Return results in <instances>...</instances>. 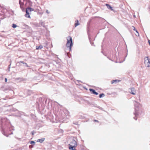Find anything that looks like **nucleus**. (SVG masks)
<instances>
[{"mask_svg":"<svg viewBox=\"0 0 150 150\" xmlns=\"http://www.w3.org/2000/svg\"><path fill=\"white\" fill-rule=\"evenodd\" d=\"M67 42L66 44L67 47H69L70 50H71V47L73 45L72 40L71 37L69 36L67 38Z\"/></svg>","mask_w":150,"mask_h":150,"instance_id":"2","label":"nucleus"},{"mask_svg":"<svg viewBox=\"0 0 150 150\" xmlns=\"http://www.w3.org/2000/svg\"><path fill=\"white\" fill-rule=\"evenodd\" d=\"M144 64L146 67H150V59L148 57H145Z\"/></svg>","mask_w":150,"mask_h":150,"instance_id":"4","label":"nucleus"},{"mask_svg":"<svg viewBox=\"0 0 150 150\" xmlns=\"http://www.w3.org/2000/svg\"><path fill=\"white\" fill-rule=\"evenodd\" d=\"M46 12L47 14H49L50 13V12L48 10H47L46 11Z\"/></svg>","mask_w":150,"mask_h":150,"instance_id":"25","label":"nucleus"},{"mask_svg":"<svg viewBox=\"0 0 150 150\" xmlns=\"http://www.w3.org/2000/svg\"><path fill=\"white\" fill-rule=\"evenodd\" d=\"M60 113H61V114H62V112H60Z\"/></svg>","mask_w":150,"mask_h":150,"instance_id":"37","label":"nucleus"},{"mask_svg":"<svg viewBox=\"0 0 150 150\" xmlns=\"http://www.w3.org/2000/svg\"><path fill=\"white\" fill-rule=\"evenodd\" d=\"M134 18H135L136 17V16L135 15H134Z\"/></svg>","mask_w":150,"mask_h":150,"instance_id":"34","label":"nucleus"},{"mask_svg":"<svg viewBox=\"0 0 150 150\" xmlns=\"http://www.w3.org/2000/svg\"><path fill=\"white\" fill-rule=\"evenodd\" d=\"M105 5L108 9H110L111 11L113 10L112 7L110 5L108 4H106Z\"/></svg>","mask_w":150,"mask_h":150,"instance_id":"10","label":"nucleus"},{"mask_svg":"<svg viewBox=\"0 0 150 150\" xmlns=\"http://www.w3.org/2000/svg\"><path fill=\"white\" fill-rule=\"evenodd\" d=\"M10 65H11V64H10V65H9V66H8V68H9H9H10Z\"/></svg>","mask_w":150,"mask_h":150,"instance_id":"31","label":"nucleus"},{"mask_svg":"<svg viewBox=\"0 0 150 150\" xmlns=\"http://www.w3.org/2000/svg\"><path fill=\"white\" fill-rule=\"evenodd\" d=\"M134 106L136 108H135V112L134 113V114L135 115V116L136 117H137V116L138 115V107L139 105L140 104L137 102V101H135L134 102Z\"/></svg>","mask_w":150,"mask_h":150,"instance_id":"3","label":"nucleus"},{"mask_svg":"<svg viewBox=\"0 0 150 150\" xmlns=\"http://www.w3.org/2000/svg\"><path fill=\"white\" fill-rule=\"evenodd\" d=\"M69 148L70 150H75V147L76 146H73V145H69Z\"/></svg>","mask_w":150,"mask_h":150,"instance_id":"9","label":"nucleus"},{"mask_svg":"<svg viewBox=\"0 0 150 150\" xmlns=\"http://www.w3.org/2000/svg\"><path fill=\"white\" fill-rule=\"evenodd\" d=\"M132 27L133 28V30L135 31V30H136V29H135V28L134 26H132Z\"/></svg>","mask_w":150,"mask_h":150,"instance_id":"26","label":"nucleus"},{"mask_svg":"<svg viewBox=\"0 0 150 150\" xmlns=\"http://www.w3.org/2000/svg\"><path fill=\"white\" fill-rule=\"evenodd\" d=\"M30 142L32 145H35V142L34 141H31Z\"/></svg>","mask_w":150,"mask_h":150,"instance_id":"18","label":"nucleus"},{"mask_svg":"<svg viewBox=\"0 0 150 150\" xmlns=\"http://www.w3.org/2000/svg\"><path fill=\"white\" fill-rule=\"evenodd\" d=\"M69 145H73L77 146V144L76 141L74 139H70V142Z\"/></svg>","mask_w":150,"mask_h":150,"instance_id":"6","label":"nucleus"},{"mask_svg":"<svg viewBox=\"0 0 150 150\" xmlns=\"http://www.w3.org/2000/svg\"><path fill=\"white\" fill-rule=\"evenodd\" d=\"M134 119H135L136 120H137V118H136L135 117H134Z\"/></svg>","mask_w":150,"mask_h":150,"instance_id":"32","label":"nucleus"},{"mask_svg":"<svg viewBox=\"0 0 150 150\" xmlns=\"http://www.w3.org/2000/svg\"><path fill=\"white\" fill-rule=\"evenodd\" d=\"M7 81V79L6 78H5V81L6 82Z\"/></svg>","mask_w":150,"mask_h":150,"instance_id":"28","label":"nucleus"},{"mask_svg":"<svg viewBox=\"0 0 150 150\" xmlns=\"http://www.w3.org/2000/svg\"><path fill=\"white\" fill-rule=\"evenodd\" d=\"M32 11H34V9L31 8H28L26 9V13L25 15V16L26 17L30 18V16L29 15V12Z\"/></svg>","mask_w":150,"mask_h":150,"instance_id":"5","label":"nucleus"},{"mask_svg":"<svg viewBox=\"0 0 150 150\" xmlns=\"http://www.w3.org/2000/svg\"><path fill=\"white\" fill-rule=\"evenodd\" d=\"M89 90L91 92V93H92V94H94L96 95H98V93L96 92L95 90L93 89L90 88L89 89Z\"/></svg>","mask_w":150,"mask_h":150,"instance_id":"8","label":"nucleus"},{"mask_svg":"<svg viewBox=\"0 0 150 150\" xmlns=\"http://www.w3.org/2000/svg\"><path fill=\"white\" fill-rule=\"evenodd\" d=\"M33 145H30L29 146V148L30 149L32 148H33Z\"/></svg>","mask_w":150,"mask_h":150,"instance_id":"24","label":"nucleus"},{"mask_svg":"<svg viewBox=\"0 0 150 150\" xmlns=\"http://www.w3.org/2000/svg\"><path fill=\"white\" fill-rule=\"evenodd\" d=\"M1 122L2 129L4 132L8 130L7 129H8L10 131V128H12L10 124L9 120L6 118L1 119Z\"/></svg>","mask_w":150,"mask_h":150,"instance_id":"1","label":"nucleus"},{"mask_svg":"<svg viewBox=\"0 0 150 150\" xmlns=\"http://www.w3.org/2000/svg\"><path fill=\"white\" fill-rule=\"evenodd\" d=\"M31 133H32V135H34L33 131L32 132H31Z\"/></svg>","mask_w":150,"mask_h":150,"instance_id":"30","label":"nucleus"},{"mask_svg":"<svg viewBox=\"0 0 150 150\" xmlns=\"http://www.w3.org/2000/svg\"><path fill=\"white\" fill-rule=\"evenodd\" d=\"M23 65L25 66L28 67V66L27 64L25 62L24 63Z\"/></svg>","mask_w":150,"mask_h":150,"instance_id":"23","label":"nucleus"},{"mask_svg":"<svg viewBox=\"0 0 150 150\" xmlns=\"http://www.w3.org/2000/svg\"><path fill=\"white\" fill-rule=\"evenodd\" d=\"M148 42L150 45V40H149L148 41Z\"/></svg>","mask_w":150,"mask_h":150,"instance_id":"29","label":"nucleus"},{"mask_svg":"<svg viewBox=\"0 0 150 150\" xmlns=\"http://www.w3.org/2000/svg\"><path fill=\"white\" fill-rule=\"evenodd\" d=\"M13 134V133H12H12H11V134H10V133H9V134Z\"/></svg>","mask_w":150,"mask_h":150,"instance_id":"35","label":"nucleus"},{"mask_svg":"<svg viewBox=\"0 0 150 150\" xmlns=\"http://www.w3.org/2000/svg\"><path fill=\"white\" fill-rule=\"evenodd\" d=\"M117 81H118V80H112V84L113 83L115 82H117Z\"/></svg>","mask_w":150,"mask_h":150,"instance_id":"20","label":"nucleus"},{"mask_svg":"<svg viewBox=\"0 0 150 150\" xmlns=\"http://www.w3.org/2000/svg\"><path fill=\"white\" fill-rule=\"evenodd\" d=\"M91 44L92 45H93V42H91Z\"/></svg>","mask_w":150,"mask_h":150,"instance_id":"33","label":"nucleus"},{"mask_svg":"<svg viewBox=\"0 0 150 150\" xmlns=\"http://www.w3.org/2000/svg\"><path fill=\"white\" fill-rule=\"evenodd\" d=\"M63 112L66 115H68L69 113V111L66 109L64 110Z\"/></svg>","mask_w":150,"mask_h":150,"instance_id":"12","label":"nucleus"},{"mask_svg":"<svg viewBox=\"0 0 150 150\" xmlns=\"http://www.w3.org/2000/svg\"><path fill=\"white\" fill-rule=\"evenodd\" d=\"M40 24L43 27H45V23L44 22H42V21H40Z\"/></svg>","mask_w":150,"mask_h":150,"instance_id":"14","label":"nucleus"},{"mask_svg":"<svg viewBox=\"0 0 150 150\" xmlns=\"http://www.w3.org/2000/svg\"><path fill=\"white\" fill-rule=\"evenodd\" d=\"M45 139L44 138L39 139L38 140V142H39L40 143H42L45 140Z\"/></svg>","mask_w":150,"mask_h":150,"instance_id":"13","label":"nucleus"},{"mask_svg":"<svg viewBox=\"0 0 150 150\" xmlns=\"http://www.w3.org/2000/svg\"><path fill=\"white\" fill-rule=\"evenodd\" d=\"M4 135H6V136H8V135H6L5 134H4Z\"/></svg>","mask_w":150,"mask_h":150,"instance_id":"36","label":"nucleus"},{"mask_svg":"<svg viewBox=\"0 0 150 150\" xmlns=\"http://www.w3.org/2000/svg\"><path fill=\"white\" fill-rule=\"evenodd\" d=\"M129 91L130 93L133 95H135L136 93L135 88L133 87L129 89Z\"/></svg>","mask_w":150,"mask_h":150,"instance_id":"7","label":"nucleus"},{"mask_svg":"<svg viewBox=\"0 0 150 150\" xmlns=\"http://www.w3.org/2000/svg\"><path fill=\"white\" fill-rule=\"evenodd\" d=\"M43 47L42 46L40 45L39 46H36V50L41 49Z\"/></svg>","mask_w":150,"mask_h":150,"instance_id":"15","label":"nucleus"},{"mask_svg":"<svg viewBox=\"0 0 150 150\" xmlns=\"http://www.w3.org/2000/svg\"><path fill=\"white\" fill-rule=\"evenodd\" d=\"M24 63L25 62H24L23 61H20L17 62L16 63V65L18 66H19L20 63H23V64H24Z\"/></svg>","mask_w":150,"mask_h":150,"instance_id":"16","label":"nucleus"},{"mask_svg":"<svg viewBox=\"0 0 150 150\" xmlns=\"http://www.w3.org/2000/svg\"><path fill=\"white\" fill-rule=\"evenodd\" d=\"M37 9L39 11H40L41 9V8L40 6H38L37 7Z\"/></svg>","mask_w":150,"mask_h":150,"instance_id":"21","label":"nucleus"},{"mask_svg":"<svg viewBox=\"0 0 150 150\" xmlns=\"http://www.w3.org/2000/svg\"><path fill=\"white\" fill-rule=\"evenodd\" d=\"M80 24L79 22V21L77 20H76L75 21V27H76L78 25H79Z\"/></svg>","mask_w":150,"mask_h":150,"instance_id":"11","label":"nucleus"},{"mask_svg":"<svg viewBox=\"0 0 150 150\" xmlns=\"http://www.w3.org/2000/svg\"><path fill=\"white\" fill-rule=\"evenodd\" d=\"M94 122H98V120H94Z\"/></svg>","mask_w":150,"mask_h":150,"instance_id":"27","label":"nucleus"},{"mask_svg":"<svg viewBox=\"0 0 150 150\" xmlns=\"http://www.w3.org/2000/svg\"><path fill=\"white\" fill-rule=\"evenodd\" d=\"M105 96V95L104 93H102L101 94H100L99 96V97L100 98H101Z\"/></svg>","mask_w":150,"mask_h":150,"instance_id":"17","label":"nucleus"},{"mask_svg":"<svg viewBox=\"0 0 150 150\" xmlns=\"http://www.w3.org/2000/svg\"><path fill=\"white\" fill-rule=\"evenodd\" d=\"M135 31L137 33V34H135L137 36H139V33L138 32V31L136 30H135Z\"/></svg>","mask_w":150,"mask_h":150,"instance_id":"22","label":"nucleus"},{"mask_svg":"<svg viewBox=\"0 0 150 150\" xmlns=\"http://www.w3.org/2000/svg\"><path fill=\"white\" fill-rule=\"evenodd\" d=\"M12 27L13 28H15L17 27V25L14 24H12Z\"/></svg>","mask_w":150,"mask_h":150,"instance_id":"19","label":"nucleus"}]
</instances>
